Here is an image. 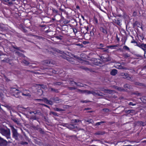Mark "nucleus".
<instances>
[{"label":"nucleus","instance_id":"1","mask_svg":"<svg viewBox=\"0 0 146 146\" xmlns=\"http://www.w3.org/2000/svg\"><path fill=\"white\" fill-rule=\"evenodd\" d=\"M3 125L0 124V132L3 135L5 136L7 139H9L8 142L10 143L12 142V139L11 137L10 130L9 129H5L3 128Z\"/></svg>","mask_w":146,"mask_h":146},{"label":"nucleus","instance_id":"2","mask_svg":"<svg viewBox=\"0 0 146 146\" xmlns=\"http://www.w3.org/2000/svg\"><path fill=\"white\" fill-rule=\"evenodd\" d=\"M76 92H79L80 94H92L94 96H103L104 94L102 93L98 92L97 90H93L89 91L88 90H82L79 89H77Z\"/></svg>","mask_w":146,"mask_h":146},{"label":"nucleus","instance_id":"3","mask_svg":"<svg viewBox=\"0 0 146 146\" xmlns=\"http://www.w3.org/2000/svg\"><path fill=\"white\" fill-rule=\"evenodd\" d=\"M12 132L13 133V137L16 140L18 139V137L19 134L18 133L17 131L13 127H12Z\"/></svg>","mask_w":146,"mask_h":146},{"label":"nucleus","instance_id":"4","mask_svg":"<svg viewBox=\"0 0 146 146\" xmlns=\"http://www.w3.org/2000/svg\"><path fill=\"white\" fill-rule=\"evenodd\" d=\"M10 91L11 92L14 93V96L17 98L18 97L19 94L21 92L19 90L15 88H11Z\"/></svg>","mask_w":146,"mask_h":146},{"label":"nucleus","instance_id":"5","mask_svg":"<svg viewBox=\"0 0 146 146\" xmlns=\"http://www.w3.org/2000/svg\"><path fill=\"white\" fill-rule=\"evenodd\" d=\"M137 46L141 48L144 51V54L146 52V44H137Z\"/></svg>","mask_w":146,"mask_h":146},{"label":"nucleus","instance_id":"6","mask_svg":"<svg viewBox=\"0 0 146 146\" xmlns=\"http://www.w3.org/2000/svg\"><path fill=\"white\" fill-rule=\"evenodd\" d=\"M8 143V142L0 136V146H5Z\"/></svg>","mask_w":146,"mask_h":146},{"label":"nucleus","instance_id":"7","mask_svg":"<svg viewBox=\"0 0 146 146\" xmlns=\"http://www.w3.org/2000/svg\"><path fill=\"white\" fill-rule=\"evenodd\" d=\"M115 67L118 69H123L126 70L127 69L126 68L123 67V66H122V64H121L120 63H117L115 65Z\"/></svg>","mask_w":146,"mask_h":146},{"label":"nucleus","instance_id":"8","mask_svg":"<svg viewBox=\"0 0 146 146\" xmlns=\"http://www.w3.org/2000/svg\"><path fill=\"white\" fill-rule=\"evenodd\" d=\"M53 64L52 61L50 60H44L42 62V64L45 65L49 66L50 65Z\"/></svg>","mask_w":146,"mask_h":146},{"label":"nucleus","instance_id":"9","mask_svg":"<svg viewBox=\"0 0 146 146\" xmlns=\"http://www.w3.org/2000/svg\"><path fill=\"white\" fill-rule=\"evenodd\" d=\"M75 125L73 124L68 125L67 124H65L63 126L66 127L68 129H71L76 127V126H75Z\"/></svg>","mask_w":146,"mask_h":146},{"label":"nucleus","instance_id":"10","mask_svg":"<svg viewBox=\"0 0 146 146\" xmlns=\"http://www.w3.org/2000/svg\"><path fill=\"white\" fill-rule=\"evenodd\" d=\"M4 1L7 2L8 5H12L13 4V2L15 1L16 0H3Z\"/></svg>","mask_w":146,"mask_h":146},{"label":"nucleus","instance_id":"11","mask_svg":"<svg viewBox=\"0 0 146 146\" xmlns=\"http://www.w3.org/2000/svg\"><path fill=\"white\" fill-rule=\"evenodd\" d=\"M94 64L96 65H98V64H101V61L99 59H97L96 58L94 59Z\"/></svg>","mask_w":146,"mask_h":146},{"label":"nucleus","instance_id":"12","mask_svg":"<svg viewBox=\"0 0 146 146\" xmlns=\"http://www.w3.org/2000/svg\"><path fill=\"white\" fill-rule=\"evenodd\" d=\"M29 113L30 114H31L32 113H34L35 115H40L41 114V113L39 110H36L33 111H31L29 112Z\"/></svg>","mask_w":146,"mask_h":146},{"label":"nucleus","instance_id":"13","mask_svg":"<svg viewBox=\"0 0 146 146\" xmlns=\"http://www.w3.org/2000/svg\"><path fill=\"white\" fill-rule=\"evenodd\" d=\"M117 73V71L115 69H113L110 72V74L112 76H115Z\"/></svg>","mask_w":146,"mask_h":146},{"label":"nucleus","instance_id":"14","mask_svg":"<svg viewBox=\"0 0 146 146\" xmlns=\"http://www.w3.org/2000/svg\"><path fill=\"white\" fill-rule=\"evenodd\" d=\"M11 119L13 120L14 122L16 123L17 124H18L19 123V121L17 118H15L13 117L11 118Z\"/></svg>","mask_w":146,"mask_h":146},{"label":"nucleus","instance_id":"15","mask_svg":"<svg viewBox=\"0 0 146 146\" xmlns=\"http://www.w3.org/2000/svg\"><path fill=\"white\" fill-rule=\"evenodd\" d=\"M53 100L56 103H59L61 102L62 100L58 98H54Z\"/></svg>","mask_w":146,"mask_h":146},{"label":"nucleus","instance_id":"16","mask_svg":"<svg viewBox=\"0 0 146 146\" xmlns=\"http://www.w3.org/2000/svg\"><path fill=\"white\" fill-rule=\"evenodd\" d=\"M123 78L125 79H127L128 80H130L131 79V77H129V74L126 73H125Z\"/></svg>","mask_w":146,"mask_h":146},{"label":"nucleus","instance_id":"17","mask_svg":"<svg viewBox=\"0 0 146 146\" xmlns=\"http://www.w3.org/2000/svg\"><path fill=\"white\" fill-rule=\"evenodd\" d=\"M119 45L117 44L116 45H113L111 46H108L107 47L108 48H110L111 49H115V47H118L119 46Z\"/></svg>","mask_w":146,"mask_h":146},{"label":"nucleus","instance_id":"18","mask_svg":"<svg viewBox=\"0 0 146 146\" xmlns=\"http://www.w3.org/2000/svg\"><path fill=\"white\" fill-rule=\"evenodd\" d=\"M100 30L102 31L104 34H106L107 33V30L106 28H104L103 27L100 28Z\"/></svg>","mask_w":146,"mask_h":146},{"label":"nucleus","instance_id":"19","mask_svg":"<svg viewBox=\"0 0 146 146\" xmlns=\"http://www.w3.org/2000/svg\"><path fill=\"white\" fill-rule=\"evenodd\" d=\"M49 90L51 91H52L53 92H55L56 93L58 92V90L57 89H56L54 88H51V87H50L49 88Z\"/></svg>","mask_w":146,"mask_h":146},{"label":"nucleus","instance_id":"20","mask_svg":"<svg viewBox=\"0 0 146 146\" xmlns=\"http://www.w3.org/2000/svg\"><path fill=\"white\" fill-rule=\"evenodd\" d=\"M78 122H80L82 123L81 121L77 119H74L72 120L71 123H76Z\"/></svg>","mask_w":146,"mask_h":146},{"label":"nucleus","instance_id":"21","mask_svg":"<svg viewBox=\"0 0 146 146\" xmlns=\"http://www.w3.org/2000/svg\"><path fill=\"white\" fill-rule=\"evenodd\" d=\"M73 82L77 86L80 87H83V84L79 83H76L74 82Z\"/></svg>","mask_w":146,"mask_h":146},{"label":"nucleus","instance_id":"22","mask_svg":"<svg viewBox=\"0 0 146 146\" xmlns=\"http://www.w3.org/2000/svg\"><path fill=\"white\" fill-rule=\"evenodd\" d=\"M104 134V133L103 131H98L95 133V134L96 135H103Z\"/></svg>","mask_w":146,"mask_h":146},{"label":"nucleus","instance_id":"23","mask_svg":"<svg viewBox=\"0 0 146 146\" xmlns=\"http://www.w3.org/2000/svg\"><path fill=\"white\" fill-rule=\"evenodd\" d=\"M85 121H86L88 122L89 123H92V122H93V120L91 119H85Z\"/></svg>","mask_w":146,"mask_h":146},{"label":"nucleus","instance_id":"24","mask_svg":"<svg viewBox=\"0 0 146 146\" xmlns=\"http://www.w3.org/2000/svg\"><path fill=\"white\" fill-rule=\"evenodd\" d=\"M21 62L22 63L25 64L26 65H28L29 64V63L28 61L25 60H22Z\"/></svg>","mask_w":146,"mask_h":146},{"label":"nucleus","instance_id":"25","mask_svg":"<svg viewBox=\"0 0 146 146\" xmlns=\"http://www.w3.org/2000/svg\"><path fill=\"white\" fill-rule=\"evenodd\" d=\"M139 124L141 125L144 126L146 125V123L145 122H143L142 121H139L138 122Z\"/></svg>","mask_w":146,"mask_h":146},{"label":"nucleus","instance_id":"26","mask_svg":"<svg viewBox=\"0 0 146 146\" xmlns=\"http://www.w3.org/2000/svg\"><path fill=\"white\" fill-rule=\"evenodd\" d=\"M123 49L127 51H130V49L129 47L126 46H124L123 47Z\"/></svg>","mask_w":146,"mask_h":146},{"label":"nucleus","instance_id":"27","mask_svg":"<svg viewBox=\"0 0 146 146\" xmlns=\"http://www.w3.org/2000/svg\"><path fill=\"white\" fill-rule=\"evenodd\" d=\"M105 123V122L104 121H101L100 122H98L96 123L95 124V125L96 126V125H100L101 124L104 123Z\"/></svg>","mask_w":146,"mask_h":146},{"label":"nucleus","instance_id":"28","mask_svg":"<svg viewBox=\"0 0 146 146\" xmlns=\"http://www.w3.org/2000/svg\"><path fill=\"white\" fill-rule=\"evenodd\" d=\"M141 99L142 102L145 103L146 102V97H142Z\"/></svg>","mask_w":146,"mask_h":146},{"label":"nucleus","instance_id":"29","mask_svg":"<svg viewBox=\"0 0 146 146\" xmlns=\"http://www.w3.org/2000/svg\"><path fill=\"white\" fill-rule=\"evenodd\" d=\"M54 110H55L57 111H64V110L62 109L56 108H54Z\"/></svg>","mask_w":146,"mask_h":146},{"label":"nucleus","instance_id":"30","mask_svg":"<svg viewBox=\"0 0 146 146\" xmlns=\"http://www.w3.org/2000/svg\"><path fill=\"white\" fill-rule=\"evenodd\" d=\"M3 62H6L7 63H8L9 61V58H5L4 60H2Z\"/></svg>","mask_w":146,"mask_h":146},{"label":"nucleus","instance_id":"31","mask_svg":"<svg viewBox=\"0 0 146 146\" xmlns=\"http://www.w3.org/2000/svg\"><path fill=\"white\" fill-rule=\"evenodd\" d=\"M16 53L18 56H23V54L22 53H20L19 52H16Z\"/></svg>","mask_w":146,"mask_h":146},{"label":"nucleus","instance_id":"32","mask_svg":"<svg viewBox=\"0 0 146 146\" xmlns=\"http://www.w3.org/2000/svg\"><path fill=\"white\" fill-rule=\"evenodd\" d=\"M61 83H60V82H55V83H54L53 84L54 86L60 85H61Z\"/></svg>","mask_w":146,"mask_h":146},{"label":"nucleus","instance_id":"33","mask_svg":"<svg viewBox=\"0 0 146 146\" xmlns=\"http://www.w3.org/2000/svg\"><path fill=\"white\" fill-rule=\"evenodd\" d=\"M31 118L34 120H36L38 119V118L36 117V116H32Z\"/></svg>","mask_w":146,"mask_h":146},{"label":"nucleus","instance_id":"34","mask_svg":"<svg viewBox=\"0 0 146 146\" xmlns=\"http://www.w3.org/2000/svg\"><path fill=\"white\" fill-rule=\"evenodd\" d=\"M22 94L23 96H31V95L29 93L25 94L23 93Z\"/></svg>","mask_w":146,"mask_h":146},{"label":"nucleus","instance_id":"35","mask_svg":"<svg viewBox=\"0 0 146 146\" xmlns=\"http://www.w3.org/2000/svg\"><path fill=\"white\" fill-rule=\"evenodd\" d=\"M49 100H48L46 98H44L43 101L45 102L47 104V103L48 102Z\"/></svg>","mask_w":146,"mask_h":146},{"label":"nucleus","instance_id":"36","mask_svg":"<svg viewBox=\"0 0 146 146\" xmlns=\"http://www.w3.org/2000/svg\"><path fill=\"white\" fill-rule=\"evenodd\" d=\"M124 86L125 88H130V86L129 85L127 84H125L124 85Z\"/></svg>","mask_w":146,"mask_h":146},{"label":"nucleus","instance_id":"37","mask_svg":"<svg viewBox=\"0 0 146 146\" xmlns=\"http://www.w3.org/2000/svg\"><path fill=\"white\" fill-rule=\"evenodd\" d=\"M3 94L1 92H0V98H1V99L3 100V98H4V97H3Z\"/></svg>","mask_w":146,"mask_h":146},{"label":"nucleus","instance_id":"38","mask_svg":"<svg viewBox=\"0 0 146 146\" xmlns=\"http://www.w3.org/2000/svg\"><path fill=\"white\" fill-rule=\"evenodd\" d=\"M20 143L21 145H27L28 143L26 142L22 141Z\"/></svg>","mask_w":146,"mask_h":146},{"label":"nucleus","instance_id":"39","mask_svg":"<svg viewBox=\"0 0 146 146\" xmlns=\"http://www.w3.org/2000/svg\"><path fill=\"white\" fill-rule=\"evenodd\" d=\"M47 104L50 105H52L53 104V103L52 101L49 100L48 102L47 103Z\"/></svg>","mask_w":146,"mask_h":146},{"label":"nucleus","instance_id":"40","mask_svg":"<svg viewBox=\"0 0 146 146\" xmlns=\"http://www.w3.org/2000/svg\"><path fill=\"white\" fill-rule=\"evenodd\" d=\"M73 32L75 34H76L77 32V30L75 28L73 29Z\"/></svg>","mask_w":146,"mask_h":146},{"label":"nucleus","instance_id":"41","mask_svg":"<svg viewBox=\"0 0 146 146\" xmlns=\"http://www.w3.org/2000/svg\"><path fill=\"white\" fill-rule=\"evenodd\" d=\"M44 98L42 99H35V101H37L38 102H40L43 101Z\"/></svg>","mask_w":146,"mask_h":146},{"label":"nucleus","instance_id":"42","mask_svg":"<svg viewBox=\"0 0 146 146\" xmlns=\"http://www.w3.org/2000/svg\"><path fill=\"white\" fill-rule=\"evenodd\" d=\"M69 89L70 90H75L76 89V88L75 87H70L69 88Z\"/></svg>","mask_w":146,"mask_h":146},{"label":"nucleus","instance_id":"43","mask_svg":"<svg viewBox=\"0 0 146 146\" xmlns=\"http://www.w3.org/2000/svg\"><path fill=\"white\" fill-rule=\"evenodd\" d=\"M52 11L53 12L55 13H58V11L57 10H56L54 9H52Z\"/></svg>","mask_w":146,"mask_h":146},{"label":"nucleus","instance_id":"44","mask_svg":"<svg viewBox=\"0 0 146 146\" xmlns=\"http://www.w3.org/2000/svg\"><path fill=\"white\" fill-rule=\"evenodd\" d=\"M129 105L132 106H134L136 105V104H133L132 102H130L129 103Z\"/></svg>","mask_w":146,"mask_h":146},{"label":"nucleus","instance_id":"45","mask_svg":"<svg viewBox=\"0 0 146 146\" xmlns=\"http://www.w3.org/2000/svg\"><path fill=\"white\" fill-rule=\"evenodd\" d=\"M40 85V86L43 89H45L46 88V86L43 84Z\"/></svg>","mask_w":146,"mask_h":146},{"label":"nucleus","instance_id":"46","mask_svg":"<svg viewBox=\"0 0 146 146\" xmlns=\"http://www.w3.org/2000/svg\"><path fill=\"white\" fill-rule=\"evenodd\" d=\"M100 48L103 50V51L105 52H107L108 50V49H105L104 48Z\"/></svg>","mask_w":146,"mask_h":146},{"label":"nucleus","instance_id":"47","mask_svg":"<svg viewBox=\"0 0 146 146\" xmlns=\"http://www.w3.org/2000/svg\"><path fill=\"white\" fill-rule=\"evenodd\" d=\"M105 90L106 92L109 93H111V92L112 91L111 90Z\"/></svg>","mask_w":146,"mask_h":146},{"label":"nucleus","instance_id":"48","mask_svg":"<svg viewBox=\"0 0 146 146\" xmlns=\"http://www.w3.org/2000/svg\"><path fill=\"white\" fill-rule=\"evenodd\" d=\"M116 22L117 24L118 25H120V21L118 19L117 20Z\"/></svg>","mask_w":146,"mask_h":146},{"label":"nucleus","instance_id":"49","mask_svg":"<svg viewBox=\"0 0 146 146\" xmlns=\"http://www.w3.org/2000/svg\"><path fill=\"white\" fill-rule=\"evenodd\" d=\"M117 89L119 90L120 91H123L124 90L123 89H122L120 87H118L117 88Z\"/></svg>","mask_w":146,"mask_h":146},{"label":"nucleus","instance_id":"50","mask_svg":"<svg viewBox=\"0 0 146 146\" xmlns=\"http://www.w3.org/2000/svg\"><path fill=\"white\" fill-rule=\"evenodd\" d=\"M52 113L55 116H57V114L56 113L54 112H52Z\"/></svg>","mask_w":146,"mask_h":146},{"label":"nucleus","instance_id":"51","mask_svg":"<svg viewBox=\"0 0 146 146\" xmlns=\"http://www.w3.org/2000/svg\"><path fill=\"white\" fill-rule=\"evenodd\" d=\"M137 15V13L136 12H134L133 13V16H135Z\"/></svg>","mask_w":146,"mask_h":146},{"label":"nucleus","instance_id":"52","mask_svg":"<svg viewBox=\"0 0 146 146\" xmlns=\"http://www.w3.org/2000/svg\"><path fill=\"white\" fill-rule=\"evenodd\" d=\"M131 43H137V42L135 41L134 40H133L131 41Z\"/></svg>","mask_w":146,"mask_h":146},{"label":"nucleus","instance_id":"53","mask_svg":"<svg viewBox=\"0 0 146 146\" xmlns=\"http://www.w3.org/2000/svg\"><path fill=\"white\" fill-rule=\"evenodd\" d=\"M125 73H121L120 74V75L122 76H124Z\"/></svg>","mask_w":146,"mask_h":146},{"label":"nucleus","instance_id":"54","mask_svg":"<svg viewBox=\"0 0 146 146\" xmlns=\"http://www.w3.org/2000/svg\"><path fill=\"white\" fill-rule=\"evenodd\" d=\"M103 110L106 112H108L109 111V110L107 108L104 109Z\"/></svg>","mask_w":146,"mask_h":146},{"label":"nucleus","instance_id":"55","mask_svg":"<svg viewBox=\"0 0 146 146\" xmlns=\"http://www.w3.org/2000/svg\"><path fill=\"white\" fill-rule=\"evenodd\" d=\"M85 28H86V30L87 31V32H86L85 33H87V31H88L89 28L88 27H85Z\"/></svg>","mask_w":146,"mask_h":146},{"label":"nucleus","instance_id":"56","mask_svg":"<svg viewBox=\"0 0 146 146\" xmlns=\"http://www.w3.org/2000/svg\"><path fill=\"white\" fill-rule=\"evenodd\" d=\"M13 48H15V49H17L18 50H19V48H18L17 47H15V46H13Z\"/></svg>","mask_w":146,"mask_h":146},{"label":"nucleus","instance_id":"57","mask_svg":"<svg viewBox=\"0 0 146 146\" xmlns=\"http://www.w3.org/2000/svg\"><path fill=\"white\" fill-rule=\"evenodd\" d=\"M100 46H101L102 47H103L104 46V45L103 44H100Z\"/></svg>","mask_w":146,"mask_h":146},{"label":"nucleus","instance_id":"58","mask_svg":"<svg viewBox=\"0 0 146 146\" xmlns=\"http://www.w3.org/2000/svg\"><path fill=\"white\" fill-rule=\"evenodd\" d=\"M82 103H87V102H88V101L87 100H84V101H82Z\"/></svg>","mask_w":146,"mask_h":146},{"label":"nucleus","instance_id":"59","mask_svg":"<svg viewBox=\"0 0 146 146\" xmlns=\"http://www.w3.org/2000/svg\"><path fill=\"white\" fill-rule=\"evenodd\" d=\"M125 56L127 57H129V55L128 54H125Z\"/></svg>","mask_w":146,"mask_h":146},{"label":"nucleus","instance_id":"60","mask_svg":"<svg viewBox=\"0 0 146 146\" xmlns=\"http://www.w3.org/2000/svg\"><path fill=\"white\" fill-rule=\"evenodd\" d=\"M117 41H119V38L117 37Z\"/></svg>","mask_w":146,"mask_h":146},{"label":"nucleus","instance_id":"61","mask_svg":"<svg viewBox=\"0 0 146 146\" xmlns=\"http://www.w3.org/2000/svg\"><path fill=\"white\" fill-rule=\"evenodd\" d=\"M81 17L82 18V19H83V20H85L84 19V16H83V15H81Z\"/></svg>","mask_w":146,"mask_h":146},{"label":"nucleus","instance_id":"62","mask_svg":"<svg viewBox=\"0 0 146 146\" xmlns=\"http://www.w3.org/2000/svg\"><path fill=\"white\" fill-rule=\"evenodd\" d=\"M44 106H45V107H46L48 108H49V106H47V105H45V104L44 105Z\"/></svg>","mask_w":146,"mask_h":146},{"label":"nucleus","instance_id":"63","mask_svg":"<svg viewBox=\"0 0 146 146\" xmlns=\"http://www.w3.org/2000/svg\"><path fill=\"white\" fill-rule=\"evenodd\" d=\"M39 104L40 105H42V106H44V105H45L44 104H40V103H39Z\"/></svg>","mask_w":146,"mask_h":146},{"label":"nucleus","instance_id":"64","mask_svg":"<svg viewBox=\"0 0 146 146\" xmlns=\"http://www.w3.org/2000/svg\"><path fill=\"white\" fill-rule=\"evenodd\" d=\"M121 64H122V66H123V65L124 64V63L123 62H122L121 63Z\"/></svg>","mask_w":146,"mask_h":146}]
</instances>
